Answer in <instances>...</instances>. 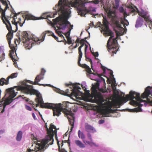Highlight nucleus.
<instances>
[{
	"label": "nucleus",
	"instance_id": "obj_1",
	"mask_svg": "<svg viewBox=\"0 0 152 152\" xmlns=\"http://www.w3.org/2000/svg\"><path fill=\"white\" fill-rule=\"evenodd\" d=\"M37 98L35 99L36 101L37 102L36 104L37 107L40 104L41 108L52 109L54 116H58L61 114V112H63L68 118L70 124L72 126L71 131H72L74 127L75 117L74 116V114L71 111V110H67L66 109L67 107H68V104L65 102H63V104L44 103L42 97L40 95H37Z\"/></svg>",
	"mask_w": 152,
	"mask_h": 152
},
{
	"label": "nucleus",
	"instance_id": "obj_2",
	"mask_svg": "<svg viewBox=\"0 0 152 152\" xmlns=\"http://www.w3.org/2000/svg\"><path fill=\"white\" fill-rule=\"evenodd\" d=\"M70 7L69 6H65V7H61L59 8H58L59 11H60L63 15L62 17H59L55 19H53V20L54 25H56L59 22L58 24L61 27L57 26L58 29H64L67 28L68 25H69L70 29L72 28L73 26L71 25L70 23L68 21V19L69 18V14L70 13Z\"/></svg>",
	"mask_w": 152,
	"mask_h": 152
},
{
	"label": "nucleus",
	"instance_id": "obj_3",
	"mask_svg": "<svg viewBox=\"0 0 152 152\" xmlns=\"http://www.w3.org/2000/svg\"><path fill=\"white\" fill-rule=\"evenodd\" d=\"M103 8L105 12L107 13L108 17L112 18L114 24L118 29L123 30L124 29V28L121 26V24L128 26L129 22L126 19V17L127 16V14L126 11L123 13L124 17L123 18L116 16L115 12L111 10V6L110 4L105 5L104 6Z\"/></svg>",
	"mask_w": 152,
	"mask_h": 152
},
{
	"label": "nucleus",
	"instance_id": "obj_4",
	"mask_svg": "<svg viewBox=\"0 0 152 152\" xmlns=\"http://www.w3.org/2000/svg\"><path fill=\"white\" fill-rule=\"evenodd\" d=\"M7 20L4 23L6 25L7 28L9 31L6 37L9 47L11 49L10 51L9 55L13 62L15 64V62L17 61L18 59V58L16 53L17 48V45L15 43V45H11V40L13 38V33L15 32L16 31V29L15 30H12V27L10 22L9 20Z\"/></svg>",
	"mask_w": 152,
	"mask_h": 152
},
{
	"label": "nucleus",
	"instance_id": "obj_5",
	"mask_svg": "<svg viewBox=\"0 0 152 152\" xmlns=\"http://www.w3.org/2000/svg\"><path fill=\"white\" fill-rule=\"evenodd\" d=\"M47 129L48 135L44 139H43L41 141V144H40L38 147V151L40 152L44 151L46 145L48 143L49 145L53 144L54 140L53 138L54 134L56 137L57 136V130L56 127L53 124H50L49 129Z\"/></svg>",
	"mask_w": 152,
	"mask_h": 152
},
{
	"label": "nucleus",
	"instance_id": "obj_6",
	"mask_svg": "<svg viewBox=\"0 0 152 152\" xmlns=\"http://www.w3.org/2000/svg\"><path fill=\"white\" fill-rule=\"evenodd\" d=\"M134 99H135L140 102H145V101L141 99L140 96V94L134 91H131L129 95H127L125 97H123L121 99H119L114 102L112 104V106H116V105L119 104L121 105L123 103L126 102L128 100H132L134 102L135 101L133 100Z\"/></svg>",
	"mask_w": 152,
	"mask_h": 152
},
{
	"label": "nucleus",
	"instance_id": "obj_7",
	"mask_svg": "<svg viewBox=\"0 0 152 152\" xmlns=\"http://www.w3.org/2000/svg\"><path fill=\"white\" fill-rule=\"evenodd\" d=\"M110 36V37L107 41V47L109 49V51L111 53V55L112 56H113L114 54H116L117 51L119 49L118 45V43L117 39L118 37L115 38L113 39L112 42H111L112 38L114 37V34L112 32V33L111 34V35H108Z\"/></svg>",
	"mask_w": 152,
	"mask_h": 152
},
{
	"label": "nucleus",
	"instance_id": "obj_8",
	"mask_svg": "<svg viewBox=\"0 0 152 152\" xmlns=\"http://www.w3.org/2000/svg\"><path fill=\"white\" fill-rule=\"evenodd\" d=\"M97 81V82L94 84L92 86L91 88V94L96 100H98L99 104L101 105H103L102 102L104 101H101L102 99V97L100 92H98V90L99 89V82L98 79H92Z\"/></svg>",
	"mask_w": 152,
	"mask_h": 152
},
{
	"label": "nucleus",
	"instance_id": "obj_9",
	"mask_svg": "<svg viewBox=\"0 0 152 152\" xmlns=\"http://www.w3.org/2000/svg\"><path fill=\"white\" fill-rule=\"evenodd\" d=\"M113 104H112L110 102H106L104 106L105 107V108L102 109L101 110V112L102 115L104 116L105 117H108L109 114L110 113H116V111L118 110H120L123 111V110H119L115 109L112 110L111 109ZM121 105H116V106H113L115 107L116 108H120L121 107Z\"/></svg>",
	"mask_w": 152,
	"mask_h": 152
},
{
	"label": "nucleus",
	"instance_id": "obj_10",
	"mask_svg": "<svg viewBox=\"0 0 152 152\" xmlns=\"http://www.w3.org/2000/svg\"><path fill=\"white\" fill-rule=\"evenodd\" d=\"M87 0H75L74 2L72 1V7H76L79 9L78 12L79 14L81 16H83L86 14V10L83 8L85 6V4L86 3Z\"/></svg>",
	"mask_w": 152,
	"mask_h": 152
},
{
	"label": "nucleus",
	"instance_id": "obj_11",
	"mask_svg": "<svg viewBox=\"0 0 152 152\" xmlns=\"http://www.w3.org/2000/svg\"><path fill=\"white\" fill-rule=\"evenodd\" d=\"M32 86L27 85L26 82H23L22 85L18 86L17 90H20L23 93L31 95L36 94L37 91L33 89Z\"/></svg>",
	"mask_w": 152,
	"mask_h": 152
},
{
	"label": "nucleus",
	"instance_id": "obj_12",
	"mask_svg": "<svg viewBox=\"0 0 152 152\" xmlns=\"http://www.w3.org/2000/svg\"><path fill=\"white\" fill-rule=\"evenodd\" d=\"M151 88L149 86L147 87L145 89L144 92L141 95V97L142 98H146L148 102L151 103L152 105V98L149 96L151 94Z\"/></svg>",
	"mask_w": 152,
	"mask_h": 152
},
{
	"label": "nucleus",
	"instance_id": "obj_13",
	"mask_svg": "<svg viewBox=\"0 0 152 152\" xmlns=\"http://www.w3.org/2000/svg\"><path fill=\"white\" fill-rule=\"evenodd\" d=\"M103 24V31L108 35H111V34L112 33V32L109 28V23L106 18H104Z\"/></svg>",
	"mask_w": 152,
	"mask_h": 152
},
{
	"label": "nucleus",
	"instance_id": "obj_14",
	"mask_svg": "<svg viewBox=\"0 0 152 152\" xmlns=\"http://www.w3.org/2000/svg\"><path fill=\"white\" fill-rule=\"evenodd\" d=\"M75 0H73V2H74ZM72 0H71L69 1L67 0H64L63 1L62 0H59L57 5L58 8H59L61 7H65V6H69L70 7V6L72 7Z\"/></svg>",
	"mask_w": 152,
	"mask_h": 152
},
{
	"label": "nucleus",
	"instance_id": "obj_15",
	"mask_svg": "<svg viewBox=\"0 0 152 152\" xmlns=\"http://www.w3.org/2000/svg\"><path fill=\"white\" fill-rule=\"evenodd\" d=\"M70 88H71V90L70 91H69L68 89H67L65 91H64L57 88L56 89L55 91L57 92L60 94L70 97L72 96L73 95H75V94L74 92H72L73 91V88H72V87L71 88L70 87Z\"/></svg>",
	"mask_w": 152,
	"mask_h": 152
},
{
	"label": "nucleus",
	"instance_id": "obj_16",
	"mask_svg": "<svg viewBox=\"0 0 152 152\" xmlns=\"http://www.w3.org/2000/svg\"><path fill=\"white\" fill-rule=\"evenodd\" d=\"M28 35L27 32L26 31H24L22 34V40L21 41L24 43V44L30 45H32L33 43H30V39L28 37Z\"/></svg>",
	"mask_w": 152,
	"mask_h": 152
},
{
	"label": "nucleus",
	"instance_id": "obj_17",
	"mask_svg": "<svg viewBox=\"0 0 152 152\" xmlns=\"http://www.w3.org/2000/svg\"><path fill=\"white\" fill-rule=\"evenodd\" d=\"M18 75V73H12L6 79L2 77L0 79V80H2V81L4 82V85H7L9 83V80L10 78H15L17 77Z\"/></svg>",
	"mask_w": 152,
	"mask_h": 152
},
{
	"label": "nucleus",
	"instance_id": "obj_18",
	"mask_svg": "<svg viewBox=\"0 0 152 152\" xmlns=\"http://www.w3.org/2000/svg\"><path fill=\"white\" fill-rule=\"evenodd\" d=\"M45 72V70L43 69H42L40 73L36 77L35 79V81H37L38 83L41 80L43 79Z\"/></svg>",
	"mask_w": 152,
	"mask_h": 152
},
{
	"label": "nucleus",
	"instance_id": "obj_19",
	"mask_svg": "<svg viewBox=\"0 0 152 152\" xmlns=\"http://www.w3.org/2000/svg\"><path fill=\"white\" fill-rule=\"evenodd\" d=\"M77 64L79 66H80L82 67V68H85L86 69V72L87 73L89 74L91 73V69L87 65L84 64H81L80 63V61H79V60H78Z\"/></svg>",
	"mask_w": 152,
	"mask_h": 152
},
{
	"label": "nucleus",
	"instance_id": "obj_20",
	"mask_svg": "<svg viewBox=\"0 0 152 152\" xmlns=\"http://www.w3.org/2000/svg\"><path fill=\"white\" fill-rule=\"evenodd\" d=\"M12 13L14 14L13 17H12L13 20L12 21V23L13 24L15 25V28H16V31L18 30V22L16 21V19L17 18V16L20 13H16L15 11L12 12Z\"/></svg>",
	"mask_w": 152,
	"mask_h": 152
},
{
	"label": "nucleus",
	"instance_id": "obj_21",
	"mask_svg": "<svg viewBox=\"0 0 152 152\" xmlns=\"http://www.w3.org/2000/svg\"><path fill=\"white\" fill-rule=\"evenodd\" d=\"M39 19L38 18L35 17V16L29 14H26V15L24 19V22H25V20H37Z\"/></svg>",
	"mask_w": 152,
	"mask_h": 152
},
{
	"label": "nucleus",
	"instance_id": "obj_22",
	"mask_svg": "<svg viewBox=\"0 0 152 152\" xmlns=\"http://www.w3.org/2000/svg\"><path fill=\"white\" fill-rule=\"evenodd\" d=\"M6 91L10 96L12 97H15L16 95V93L14 91V90L12 88H9L6 90Z\"/></svg>",
	"mask_w": 152,
	"mask_h": 152
},
{
	"label": "nucleus",
	"instance_id": "obj_23",
	"mask_svg": "<svg viewBox=\"0 0 152 152\" xmlns=\"http://www.w3.org/2000/svg\"><path fill=\"white\" fill-rule=\"evenodd\" d=\"M144 19L140 17H139L137 20L135 26L136 28L140 27L142 24Z\"/></svg>",
	"mask_w": 152,
	"mask_h": 152
},
{
	"label": "nucleus",
	"instance_id": "obj_24",
	"mask_svg": "<svg viewBox=\"0 0 152 152\" xmlns=\"http://www.w3.org/2000/svg\"><path fill=\"white\" fill-rule=\"evenodd\" d=\"M85 128L86 130L88 132H94L96 131L95 129L93 126L88 124H86Z\"/></svg>",
	"mask_w": 152,
	"mask_h": 152
},
{
	"label": "nucleus",
	"instance_id": "obj_25",
	"mask_svg": "<svg viewBox=\"0 0 152 152\" xmlns=\"http://www.w3.org/2000/svg\"><path fill=\"white\" fill-rule=\"evenodd\" d=\"M47 31L44 32L41 34V36L39 38H37L34 39V41L36 42H38L39 41H41L42 42L44 40Z\"/></svg>",
	"mask_w": 152,
	"mask_h": 152
},
{
	"label": "nucleus",
	"instance_id": "obj_26",
	"mask_svg": "<svg viewBox=\"0 0 152 152\" xmlns=\"http://www.w3.org/2000/svg\"><path fill=\"white\" fill-rule=\"evenodd\" d=\"M72 88H73V91L72 92H74V93L75 94V95L77 96V91H79V90L81 89L80 87L76 85L73 84L72 86Z\"/></svg>",
	"mask_w": 152,
	"mask_h": 152
},
{
	"label": "nucleus",
	"instance_id": "obj_27",
	"mask_svg": "<svg viewBox=\"0 0 152 152\" xmlns=\"http://www.w3.org/2000/svg\"><path fill=\"white\" fill-rule=\"evenodd\" d=\"M81 45L78 48L79 56L78 57V60L79 61H80L83 55V53L81 50L82 48L84 45L85 44H80Z\"/></svg>",
	"mask_w": 152,
	"mask_h": 152
},
{
	"label": "nucleus",
	"instance_id": "obj_28",
	"mask_svg": "<svg viewBox=\"0 0 152 152\" xmlns=\"http://www.w3.org/2000/svg\"><path fill=\"white\" fill-rule=\"evenodd\" d=\"M22 134L23 132L21 131H20L18 132L16 138L17 141H20L21 140L22 137Z\"/></svg>",
	"mask_w": 152,
	"mask_h": 152
},
{
	"label": "nucleus",
	"instance_id": "obj_29",
	"mask_svg": "<svg viewBox=\"0 0 152 152\" xmlns=\"http://www.w3.org/2000/svg\"><path fill=\"white\" fill-rule=\"evenodd\" d=\"M75 143L76 145L80 148H83L85 147L84 145L79 140H75Z\"/></svg>",
	"mask_w": 152,
	"mask_h": 152
},
{
	"label": "nucleus",
	"instance_id": "obj_30",
	"mask_svg": "<svg viewBox=\"0 0 152 152\" xmlns=\"http://www.w3.org/2000/svg\"><path fill=\"white\" fill-rule=\"evenodd\" d=\"M26 82L28 83H29L31 84L34 85H38L39 86H45V85L43 84H40L37 82V81H34V82H33L30 80H27L26 81Z\"/></svg>",
	"mask_w": 152,
	"mask_h": 152
},
{
	"label": "nucleus",
	"instance_id": "obj_31",
	"mask_svg": "<svg viewBox=\"0 0 152 152\" xmlns=\"http://www.w3.org/2000/svg\"><path fill=\"white\" fill-rule=\"evenodd\" d=\"M12 101V99H6L3 105L4 106V107H5L7 105L10 104Z\"/></svg>",
	"mask_w": 152,
	"mask_h": 152
},
{
	"label": "nucleus",
	"instance_id": "obj_32",
	"mask_svg": "<svg viewBox=\"0 0 152 152\" xmlns=\"http://www.w3.org/2000/svg\"><path fill=\"white\" fill-rule=\"evenodd\" d=\"M53 27L54 28V29L56 31V32L58 34V35L61 37V38L63 40H65V38L64 36L62 35L61 32L59 31H58L56 29V27L53 26Z\"/></svg>",
	"mask_w": 152,
	"mask_h": 152
},
{
	"label": "nucleus",
	"instance_id": "obj_33",
	"mask_svg": "<svg viewBox=\"0 0 152 152\" xmlns=\"http://www.w3.org/2000/svg\"><path fill=\"white\" fill-rule=\"evenodd\" d=\"M78 135L79 137L82 139H84L85 136L83 132H81L80 130H79L78 132Z\"/></svg>",
	"mask_w": 152,
	"mask_h": 152
},
{
	"label": "nucleus",
	"instance_id": "obj_34",
	"mask_svg": "<svg viewBox=\"0 0 152 152\" xmlns=\"http://www.w3.org/2000/svg\"><path fill=\"white\" fill-rule=\"evenodd\" d=\"M115 4H114L113 6V8L117 9L119 7V0H115Z\"/></svg>",
	"mask_w": 152,
	"mask_h": 152
},
{
	"label": "nucleus",
	"instance_id": "obj_35",
	"mask_svg": "<svg viewBox=\"0 0 152 152\" xmlns=\"http://www.w3.org/2000/svg\"><path fill=\"white\" fill-rule=\"evenodd\" d=\"M1 19L3 20V23H4L5 21V20H6V21L7 20H8L7 18V17H6L5 14L4 12H2L1 13Z\"/></svg>",
	"mask_w": 152,
	"mask_h": 152
},
{
	"label": "nucleus",
	"instance_id": "obj_36",
	"mask_svg": "<svg viewBox=\"0 0 152 152\" xmlns=\"http://www.w3.org/2000/svg\"><path fill=\"white\" fill-rule=\"evenodd\" d=\"M51 34V36H52V37L54 38L58 42H61L62 41V40H59L58 39V38L56 37L55 35H54V34L53 33H52Z\"/></svg>",
	"mask_w": 152,
	"mask_h": 152
},
{
	"label": "nucleus",
	"instance_id": "obj_37",
	"mask_svg": "<svg viewBox=\"0 0 152 152\" xmlns=\"http://www.w3.org/2000/svg\"><path fill=\"white\" fill-rule=\"evenodd\" d=\"M67 39V43L68 44L70 45L72 44V41L71 40V38L69 37H66Z\"/></svg>",
	"mask_w": 152,
	"mask_h": 152
},
{
	"label": "nucleus",
	"instance_id": "obj_38",
	"mask_svg": "<svg viewBox=\"0 0 152 152\" xmlns=\"http://www.w3.org/2000/svg\"><path fill=\"white\" fill-rule=\"evenodd\" d=\"M2 54L1 56H0V62L4 60L5 58V54L3 53V51H2Z\"/></svg>",
	"mask_w": 152,
	"mask_h": 152
},
{
	"label": "nucleus",
	"instance_id": "obj_39",
	"mask_svg": "<svg viewBox=\"0 0 152 152\" xmlns=\"http://www.w3.org/2000/svg\"><path fill=\"white\" fill-rule=\"evenodd\" d=\"M18 20L16 21V22H18V23H19L21 27L22 26L23 23H24L25 22L24 21L23 23H21V19L20 18H18Z\"/></svg>",
	"mask_w": 152,
	"mask_h": 152
},
{
	"label": "nucleus",
	"instance_id": "obj_40",
	"mask_svg": "<svg viewBox=\"0 0 152 152\" xmlns=\"http://www.w3.org/2000/svg\"><path fill=\"white\" fill-rule=\"evenodd\" d=\"M85 57L86 58V60L87 61H89L90 62L91 64V66L92 67V61L91 59V58H90L87 57L86 56V54H85Z\"/></svg>",
	"mask_w": 152,
	"mask_h": 152
},
{
	"label": "nucleus",
	"instance_id": "obj_41",
	"mask_svg": "<svg viewBox=\"0 0 152 152\" xmlns=\"http://www.w3.org/2000/svg\"><path fill=\"white\" fill-rule=\"evenodd\" d=\"M87 39V37H86L83 39H81L80 40V44H85V42H87V41L86 40V39Z\"/></svg>",
	"mask_w": 152,
	"mask_h": 152
},
{
	"label": "nucleus",
	"instance_id": "obj_42",
	"mask_svg": "<svg viewBox=\"0 0 152 152\" xmlns=\"http://www.w3.org/2000/svg\"><path fill=\"white\" fill-rule=\"evenodd\" d=\"M133 110L134 112H137L140 111L142 109L140 107H139L138 109H137V108H135L134 109H133Z\"/></svg>",
	"mask_w": 152,
	"mask_h": 152
},
{
	"label": "nucleus",
	"instance_id": "obj_43",
	"mask_svg": "<svg viewBox=\"0 0 152 152\" xmlns=\"http://www.w3.org/2000/svg\"><path fill=\"white\" fill-rule=\"evenodd\" d=\"M69 31H68L65 34L66 36V37H69V35L70 34V31L71 30V29H70V28H69Z\"/></svg>",
	"mask_w": 152,
	"mask_h": 152
},
{
	"label": "nucleus",
	"instance_id": "obj_44",
	"mask_svg": "<svg viewBox=\"0 0 152 152\" xmlns=\"http://www.w3.org/2000/svg\"><path fill=\"white\" fill-rule=\"evenodd\" d=\"M99 90L100 92L103 93H105L107 91L105 89L103 88H99Z\"/></svg>",
	"mask_w": 152,
	"mask_h": 152
},
{
	"label": "nucleus",
	"instance_id": "obj_45",
	"mask_svg": "<svg viewBox=\"0 0 152 152\" xmlns=\"http://www.w3.org/2000/svg\"><path fill=\"white\" fill-rule=\"evenodd\" d=\"M102 0H93L92 2L95 4H98L99 2H102Z\"/></svg>",
	"mask_w": 152,
	"mask_h": 152
},
{
	"label": "nucleus",
	"instance_id": "obj_46",
	"mask_svg": "<svg viewBox=\"0 0 152 152\" xmlns=\"http://www.w3.org/2000/svg\"><path fill=\"white\" fill-rule=\"evenodd\" d=\"M91 53H92V54L95 57H98L99 56V54L98 52H96L95 53L94 52H92L91 51Z\"/></svg>",
	"mask_w": 152,
	"mask_h": 152
},
{
	"label": "nucleus",
	"instance_id": "obj_47",
	"mask_svg": "<svg viewBox=\"0 0 152 152\" xmlns=\"http://www.w3.org/2000/svg\"><path fill=\"white\" fill-rule=\"evenodd\" d=\"M119 10L120 12L121 13H123L125 11H124V9L123 7H120L119 8Z\"/></svg>",
	"mask_w": 152,
	"mask_h": 152
},
{
	"label": "nucleus",
	"instance_id": "obj_48",
	"mask_svg": "<svg viewBox=\"0 0 152 152\" xmlns=\"http://www.w3.org/2000/svg\"><path fill=\"white\" fill-rule=\"evenodd\" d=\"M112 84L114 86H116V85H115V78L113 77H112Z\"/></svg>",
	"mask_w": 152,
	"mask_h": 152
},
{
	"label": "nucleus",
	"instance_id": "obj_49",
	"mask_svg": "<svg viewBox=\"0 0 152 152\" xmlns=\"http://www.w3.org/2000/svg\"><path fill=\"white\" fill-rule=\"evenodd\" d=\"M86 142L87 144H89L90 145H92V144L94 145H95V146L96 145L93 142H90L88 141H86Z\"/></svg>",
	"mask_w": 152,
	"mask_h": 152
},
{
	"label": "nucleus",
	"instance_id": "obj_50",
	"mask_svg": "<svg viewBox=\"0 0 152 152\" xmlns=\"http://www.w3.org/2000/svg\"><path fill=\"white\" fill-rule=\"evenodd\" d=\"M25 107L29 111H31V110L32 109L31 107L27 105H25Z\"/></svg>",
	"mask_w": 152,
	"mask_h": 152
},
{
	"label": "nucleus",
	"instance_id": "obj_51",
	"mask_svg": "<svg viewBox=\"0 0 152 152\" xmlns=\"http://www.w3.org/2000/svg\"><path fill=\"white\" fill-rule=\"evenodd\" d=\"M23 99H24L26 101L28 102L29 101V99L26 97H24V96H22Z\"/></svg>",
	"mask_w": 152,
	"mask_h": 152
},
{
	"label": "nucleus",
	"instance_id": "obj_52",
	"mask_svg": "<svg viewBox=\"0 0 152 152\" xmlns=\"http://www.w3.org/2000/svg\"><path fill=\"white\" fill-rule=\"evenodd\" d=\"M89 25L91 27H94V28H96V26L94 25L93 22H91V23Z\"/></svg>",
	"mask_w": 152,
	"mask_h": 152
},
{
	"label": "nucleus",
	"instance_id": "obj_53",
	"mask_svg": "<svg viewBox=\"0 0 152 152\" xmlns=\"http://www.w3.org/2000/svg\"><path fill=\"white\" fill-rule=\"evenodd\" d=\"M28 103L32 105L33 106L34 105H35V103H34V102L32 101H29ZM32 107H34V106H33Z\"/></svg>",
	"mask_w": 152,
	"mask_h": 152
},
{
	"label": "nucleus",
	"instance_id": "obj_54",
	"mask_svg": "<svg viewBox=\"0 0 152 152\" xmlns=\"http://www.w3.org/2000/svg\"><path fill=\"white\" fill-rule=\"evenodd\" d=\"M0 1L1 3L4 5H7V3L6 1H4V0H0Z\"/></svg>",
	"mask_w": 152,
	"mask_h": 152
},
{
	"label": "nucleus",
	"instance_id": "obj_55",
	"mask_svg": "<svg viewBox=\"0 0 152 152\" xmlns=\"http://www.w3.org/2000/svg\"><path fill=\"white\" fill-rule=\"evenodd\" d=\"M130 11L132 12H134L136 11V10L133 8H132L130 10Z\"/></svg>",
	"mask_w": 152,
	"mask_h": 152
},
{
	"label": "nucleus",
	"instance_id": "obj_56",
	"mask_svg": "<svg viewBox=\"0 0 152 152\" xmlns=\"http://www.w3.org/2000/svg\"><path fill=\"white\" fill-rule=\"evenodd\" d=\"M144 19L146 21H149V17L147 16Z\"/></svg>",
	"mask_w": 152,
	"mask_h": 152
},
{
	"label": "nucleus",
	"instance_id": "obj_57",
	"mask_svg": "<svg viewBox=\"0 0 152 152\" xmlns=\"http://www.w3.org/2000/svg\"><path fill=\"white\" fill-rule=\"evenodd\" d=\"M85 46H86V47L85 48L84 51H85V54H86L87 50V48H88V45H86Z\"/></svg>",
	"mask_w": 152,
	"mask_h": 152
},
{
	"label": "nucleus",
	"instance_id": "obj_58",
	"mask_svg": "<svg viewBox=\"0 0 152 152\" xmlns=\"http://www.w3.org/2000/svg\"><path fill=\"white\" fill-rule=\"evenodd\" d=\"M102 75H101L100 74V75H99L98 76L99 77V78L101 79V80H102L104 81V79L102 77H101V76Z\"/></svg>",
	"mask_w": 152,
	"mask_h": 152
},
{
	"label": "nucleus",
	"instance_id": "obj_59",
	"mask_svg": "<svg viewBox=\"0 0 152 152\" xmlns=\"http://www.w3.org/2000/svg\"><path fill=\"white\" fill-rule=\"evenodd\" d=\"M104 120H100L99 121V124H103V123H104Z\"/></svg>",
	"mask_w": 152,
	"mask_h": 152
},
{
	"label": "nucleus",
	"instance_id": "obj_60",
	"mask_svg": "<svg viewBox=\"0 0 152 152\" xmlns=\"http://www.w3.org/2000/svg\"><path fill=\"white\" fill-rule=\"evenodd\" d=\"M80 39L79 38H77L75 41V43H80Z\"/></svg>",
	"mask_w": 152,
	"mask_h": 152
},
{
	"label": "nucleus",
	"instance_id": "obj_61",
	"mask_svg": "<svg viewBox=\"0 0 152 152\" xmlns=\"http://www.w3.org/2000/svg\"><path fill=\"white\" fill-rule=\"evenodd\" d=\"M110 75L111 76V77H114V75H113V71L111 70L110 72Z\"/></svg>",
	"mask_w": 152,
	"mask_h": 152
},
{
	"label": "nucleus",
	"instance_id": "obj_62",
	"mask_svg": "<svg viewBox=\"0 0 152 152\" xmlns=\"http://www.w3.org/2000/svg\"><path fill=\"white\" fill-rule=\"evenodd\" d=\"M91 74H93L94 75H97V76H98L99 75H100V74H99L97 73H92L91 72Z\"/></svg>",
	"mask_w": 152,
	"mask_h": 152
},
{
	"label": "nucleus",
	"instance_id": "obj_63",
	"mask_svg": "<svg viewBox=\"0 0 152 152\" xmlns=\"http://www.w3.org/2000/svg\"><path fill=\"white\" fill-rule=\"evenodd\" d=\"M28 152H37V151L29 149L28 151Z\"/></svg>",
	"mask_w": 152,
	"mask_h": 152
},
{
	"label": "nucleus",
	"instance_id": "obj_64",
	"mask_svg": "<svg viewBox=\"0 0 152 152\" xmlns=\"http://www.w3.org/2000/svg\"><path fill=\"white\" fill-rule=\"evenodd\" d=\"M5 132V130H0V134H2L3 133H4Z\"/></svg>",
	"mask_w": 152,
	"mask_h": 152
}]
</instances>
